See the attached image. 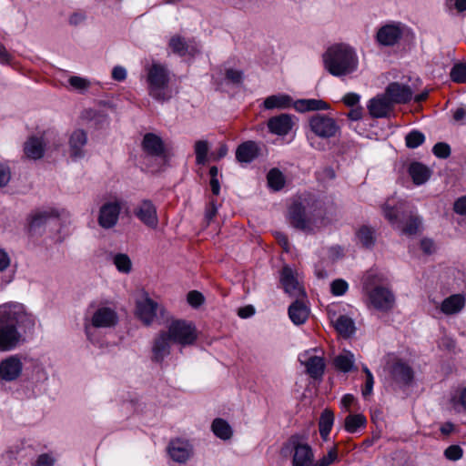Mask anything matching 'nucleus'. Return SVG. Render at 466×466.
Returning <instances> with one entry per match:
<instances>
[{
  "mask_svg": "<svg viewBox=\"0 0 466 466\" xmlns=\"http://www.w3.org/2000/svg\"><path fill=\"white\" fill-rule=\"evenodd\" d=\"M382 212L390 225L405 235L417 234L421 225L420 218L408 211L403 203L391 205L388 200L382 206Z\"/></svg>",
  "mask_w": 466,
  "mask_h": 466,
  "instance_id": "3",
  "label": "nucleus"
},
{
  "mask_svg": "<svg viewBox=\"0 0 466 466\" xmlns=\"http://www.w3.org/2000/svg\"><path fill=\"white\" fill-rule=\"evenodd\" d=\"M385 95L392 106L394 104H406L412 98V90L407 85L392 82L386 87Z\"/></svg>",
  "mask_w": 466,
  "mask_h": 466,
  "instance_id": "16",
  "label": "nucleus"
},
{
  "mask_svg": "<svg viewBox=\"0 0 466 466\" xmlns=\"http://www.w3.org/2000/svg\"><path fill=\"white\" fill-rule=\"evenodd\" d=\"M260 154V147L257 142L248 140L239 144L236 149V159L239 163H251Z\"/></svg>",
  "mask_w": 466,
  "mask_h": 466,
  "instance_id": "20",
  "label": "nucleus"
},
{
  "mask_svg": "<svg viewBox=\"0 0 466 466\" xmlns=\"http://www.w3.org/2000/svg\"><path fill=\"white\" fill-rule=\"evenodd\" d=\"M339 460V451L337 445L333 444L327 448V454L322 455V466H330Z\"/></svg>",
  "mask_w": 466,
  "mask_h": 466,
  "instance_id": "49",
  "label": "nucleus"
},
{
  "mask_svg": "<svg viewBox=\"0 0 466 466\" xmlns=\"http://www.w3.org/2000/svg\"><path fill=\"white\" fill-rule=\"evenodd\" d=\"M393 106L386 95L377 96L371 98L368 104L370 115L374 118L388 116Z\"/></svg>",
  "mask_w": 466,
  "mask_h": 466,
  "instance_id": "22",
  "label": "nucleus"
},
{
  "mask_svg": "<svg viewBox=\"0 0 466 466\" xmlns=\"http://www.w3.org/2000/svg\"><path fill=\"white\" fill-rule=\"evenodd\" d=\"M432 153L439 158L446 159L451 156V149L449 144L445 142H438L433 146Z\"/></svg>",
  "mask_w": 466,
  "mask_h": 466,
  "instance_id": "50",
  "label": "nucleus"
},
{
  "mask_svg": "<svg viewBox=\"0 0 466 466\" xmlns=\"http://www.w3.org/2000/svg\"><path fill=\"white\" fill-rule=\"evenodd\" d=\"M465 305L463 296L460 294L451 295L446 298L441 306V310L446 315L459 313Z\"/></svg>",
  "mask_w": 466,
  "mask_h": 466,
  "instance_id": "31",
  "label": "nucleus"
},
{
  "mask_svg": "<svg viewBox=\"0 0 466 466\" xmlns=\"http://www.w3.org/2000/svg\"><path fill=\"white\" fill-rule=\"evenodd\" d=\"M462 454V449L458 445H451L444 451L445 457L451 461L460 460Z\"/></svg>",
  "mask_w": 466,
  "mask_h": 466,
  "instance_id": "54",
  "label": "nucleus"
},
{
  "mask_svg": "<svg viewBox=\"0 0 466 466\" xmlns=\"http://www.w3.org/2000/svg\"><path fill=\"white\" fill-rule=\"evenodd\" d=\"M87 143V134L83 129L75 130L69 138L70 157L74 159L85 157L84 147Z\"/></svg>",
  "mask_w": 466,
  "mask_h": 466,
  "instance_id": "26",
  "label": "nucleus"
},
{
  "mask_svg": "<svg viewBox=\"0 0 466 466\" xmlns=\"http://www.w3.org/2000/svg\"><path fill=\"white\" fill-rule=\"evenodd\" d=\"M329 319L335 330L344 339H350L356 333L354 320L347 315H339L331 313L328 309Z\"/></svg>",
  "mask_w": 466,
  "mask_h": 466,
  "instance_id": "15",
  "label": "nucleus"
},
{
  "mask_svg": "<svg viewBox=\"0 0 466 466\" xmlns=\"http://www.w3.org/2000/svg\"><path fill=\"white\" fill-rule=\"evenodd\" d=\"M334 421V415L331 410H322V441H327Z\"/></svg>",
  "mask_w": 466,
  "mask_h": 466,
  "instance_id": "45",
  "label": "nucleus"
},
{
  "mask_svg": "<svg viewBox=\"0 0 466 466\" xmlns=\"http://www.w3.org/2000/svg\"><path fill=\"white\" fill-rule=\"evenodd\" d=\"M196 154V163L198 165H205L208 161V153L209 150V145L207 140H198L194 146Z\"/></svg>",
  "mask_w": 466,
  "mask_h": 466,
  "instance_id": "41",
  "label": "nucleus"
},
{
  "mask_svg": "<svg viewBox=\"0 0 466 466\" xmlns=\"http://www.w3.org/2000/svg\"><path fill=\"white\" fill-rule=\"evenodd\" d=\"M59 212L53 208L35 209L27 218V231L32 237H40L46 232L47 223L51 219H56Z\"/></svg>",
  "mask_w": 466,
  "mask_h": 466,
  "instance_id": "7",
  "label": "nucleus"
},
{
  "mask_svg": "<svg viewBox=\"0 0 466 466\" xmlns=\"http://www.w3.org/2000/svg\"><path fill=\"white\" fill-rule=\"evenodd\" d=\"M292 105L293 102L291 96L286 94L269 96L263 102L264 107L268 110L274 108L286 109L290 107Z\"/></svg>",
  "mask_w": 466,
  "mask_h": 466,
  "instance_id": "33",
  "label": "nucleus"
},
{
  "mask_svg": "<svg viewBox=\"0 0 466 466\" xmlns=\"http://www.w3.org/2000/svg\"><path fill=\"white\" fill-rule=\"evenodd\" d=\"M168 46L172 52L179 56H193L198 52L197 46L190 45L184 37L178 35L170 38Z\"/></svg>",
  "mask_w": 466,
  "mask_h": 466,
  "instance_id": "27",
  "label": "nucleus"
},
{
  "mask_svg": "<svg viewBox=\"0 0 466 466\" xmlns=\"http://www.w3.org/2000/svg\"><path fill=\"white\" fill-rule=\"evenodd\" d=\"M354 362V355L350 351L337 356L333 360L335 368L344 373L350 372L353 370Z\"/></svg>",
  "mask_w": 466,
  "mask_h": 466,
  "instance_id": "37",
  "label": "nucleus"
},
{
  "mask_svg": "<svg viewBox=\"0 0 466 466\" xmlns=\"http://www.w3.org/2000/svg\"><path fill=\"white\" fill-rule=\"evenodd\" d=\"M255 308L252 305H248L242 308H239L238 310V315L241 319H247L255 314Z\"/></svg>",
  "mask_w": 466,
  "mask_h": 466,
  "instance_id": "64",
  "label": "nucleus"
},
{
  "mask_svg": "<svg viewBox=\"0 0 466 466\" xmlns=\"http://www.w3.org/2000/svg\"><path fill=\"white\" fill-rule=\"evenodd\" d=\"M112 78L121 82L127 78V70L121 66H116L112 70Z\"/></svg>",
  "mask_w": 466,
  "mask_h": 466,
  "instance_id": "61",
  "label": "nucleus"
},
{
  "mask_svg": "<svg viewBox=\"0 0 466 466\" xmlns=\"http://www.w3.org/2000/svg\"><path fill=\"white\" fill-rule=\"evenodd\" d=\"M292 106L299 113L319 111L320 99H298L293 102Z\"/></svg>",
  "mask_w": 466,
  "mask_h": 466,
  "instance_id": "39",
  "label": "nucleus"
},
{
  "mask_svg": "<svg viewBox=\"0 0 466 466\" xmlns=\"http://www.w3.org/2000/svg\"><path fill=\"white\" fill-rule=\"evenodd\" d=\"M117 322L118 317L114 309L108 307H101L94 312L90 324L86 321L85 322L86 336L90 342L96 343L94 328H112L115 327Z\"/></svg>",
  "mask_w": 466,
  "mask_h": 466,
  "instance_id": "5",
  "label": "nucleus"
},
{
  "mask_svg": "<svg viewBox=\"0 0 466 466\" xmlns=\"http://www.w3.org/2000/svg\"><path fill=\"white\" fill-rule=\"evenodd\" d=\"M324 66L330 75L342 77L357 71L359 58L355 50L349 45L335 44L325 53Z\"/></svg>",
  "mask_w": 466,
  "mask_h": 466,
  "instance_id": "2",
  "label": "nucleus"
},
{
  "mask_svg": "<svg viewBox=\"0 0 466 466\" xmlns=\"http://www.w3.org/2000/svg\"><path fill=\"white\" fill-rule=\"evenodd\" d=\"M55 462L56 460L53 456L48 453H42L37 457L35 466H54Z\"/></svg>",
  "mask_w": 466,
  "mask_h": 466,
  "instance_id": "58",
  "label": "nucleus"
},
{
  "mask_svg": "<svg viewBox=\"0 0 466 466\" xmlns=\"http://www.w3.org/2000/svg\"><path fill=\"white\" fill-rule=\"evenodd\" d=\"M451 79L455 83H466V64H456L450 73Z\"/></svg>",
  "mask_w": 466,
  "mask_h": 466,
  "instance_id": "48",
  "label": "nucleus"
},
{
  "mask_svg": "<svg viewBox=\"0 0 466 466\" xmlns=\"http://www.w3.org/2000/svg\"><path fill=\"white\" fill-rule=\"evenodd\" d=\"M360 98V95H358L357 93L350 92V93H347L343 96L342 100L346 106L353 107L359 104Z\"/></svg>",
  "mask_w": 466,
  "mask_h": 466,
  "instance_id": "60",
  "label": "nucleus"
},
{
  "mask_svg": "<svg viewBox=\"0 0 466 466\" xmlns=\"http://www.w3.org/2000/svg\"><path fill=\"white\" fill-rule=\"evenodd\" d=\"M82 116L85 119L94 121L96 125H103L107 122V115L104 111L96 109H86Z\"/></svg>",
  "mask_w": 466,
  "mask_h": 466,
  "instance_id": "44",
  "label": "nucleus"
},
{
  "mask_svg": "<svg viewBox=\"0 0 466 466\" xmlns=\"http://www.w3.org/2000/svg\"><path fill=\"white\" fill-rule=\"evenodd\" d=\"M169 72L165 65L153 63L147 69V82L149 96L158 101L166 102L170 99L168 92Z\"/></svg>",
  "mask_w": 466,
  "mask_h": 466,
  "instance_id": "4",
  "label": "nucleus"
},
{
  "mask_svg": "<svg viewBox=\"0 0 466 466\" xmlns=\"http://www.w3.org/2000/svg\"><path fill=\"white\" fill-rule=\"evenodd\" d=\"M356 237L365 248L370 249L375 246V230L370 227L365 225L360 227L356 232Z\"/></svg>",
  "mask_w": 466,
  "mask_h": 466,
  "instance_id": "34",
  "label": "nucleus"
},
{
  "mask_svg": "<svg viewBox=\"0 0 466 466\" xmlns=\"http://www.w3.org/2000/svg\"><path fill=\"white\" fill-rule=\"evenodd\" d=\"M316 349L305 350L299 355V361L305 367L306 373L313 380L320 379V357L317 356Z\"/></svg>",
  "mask_w": 466,
  "mask_h": 466,
  "instance_id": "18",
  "label": "nucleus"
},
{
  "mask_svg": "<svg viewBox=\"0 0 466 466\" xmlns=\"http://www.w3.org/2000/svg\"><path fill=\"white\" fill-rule=\"evenodd\" d=\"M211 429L213 433L221 440H228L232 436L230 425L223 419H215L212 422Z\"/></svg>",
  "mask_w": 466,
  "mask_h": 466,
  "instance_id": "36",
  "label": "nucleus"
},
{
  "mask_svg": "<svg viewBox=\"0 0 466 466\" xmlns=\"http://www.w3.org/2000/svg\"><path fill=\"white\" fill-rule=\"evenodd\" d=\"M11 177V168L8 164L0 162V188H4L8 185Z\"/></svg>",
  "mask_w": 466,
  "mask_h": 466,
  "instance_id": "52",
  "label": "nucleus"
},
{
  "mask_svg": "<svg viewBox=\"0 0 466 466\" xmlns=\"http://www.w3.org/2000/svg\"><path fill=\"white\" fill-rule=\"evenodd\" d=\"M267 125L269 132L278 136L287 135L293 127L291 116L289 114L272 116L268 120Z\"/></svg>",
  "mask_w": 466,
  "mask_h": 466,
  "instance_id": "23",
  "label": "nucleus"
},
{
  "mask_svg": "<svg viewBox=\"0 0 466 466\" xmlns=\"http://www.w3.org/2000/svg\"><path fill=\"white\" fill-rule=\"evenodd\" d=\"M187 302L194 308H198L204 302V296L198 290H191L187 294Z\"/></svg>",
  "mask_w": 466,
  "mask_h": 466,
  "instance_id": "56",
  "label": "nucleus"
},
{
  "mask_svg": "<svg viewBox=\"0 0 466 466\" xmlns=\"http://www.w3.org/2000/svg\"><path fill=\"white\" fill-rule=\"evenodd\" d=\"M371 305L378 310L388 312L395 306L396 298L391 289L380 285L375 286L369 291Z\"/></svg>",
  "mask_w": 466,
  "mask_h": 466,
  "instance_id": "9",
  "label": "nucleus"
},
{
  "mask_svg": "<svg viewBox=\"0 0 466 466\" xmlns=\"http://www.w3.org/2000/svg\"><path fill=\"white\" fill-rule=\"evenodd\" d=\"M35 319L18 302L0 305V352L15 350L26 342L35 329Z\"/></svg>",
  "mask_w": 466,
  "mask_h": 466,
  "instance_id": "1",
  "label": "nucleus"
},
{
  "mask_svg": "<svg viewBox=\"0 0 466 466\" xmlns=\"http://www.w3.org/2000/svg\"><path fill=\"white\" fill-rule=\"evenodd\" d=\"M45 147L42 137H31L25 143L24 152L28 158L37 160L44 157Z\"/></svg>",
  "mask_w": 466,
  "mask_h": 466,
  "instance_id": "28",
  "label": "nucleus"
},
{
  "mask_svg": "<svg viewBox=\"0 0 466 466\" xmlns=\"http://www.w3.org/2000/svg\"><path fill=\"white\" fill-rule=\"evenodd\" d=\"M134 215L148 228L156 229L158 226L157 207L150 199H142L135 207Z\"/></svg>",
  "mask_w": 466,
  "mask_h": 466,
  "instance_id": "10",
  "label": "nucleus"
},
{
  "mask_svg": "<svg viewBox=\"0 0 466 466\" xmlns=\"http://www.w3.org/2000/svg\"><path fill=\"white\" fill-rule=\"evenodd\" d=\"M23 363L18 355L9 356L0 361V379L6 382L16 380L22 374Z\"/></svg>",
  "mask_w": 466,
  "mask_h": 466,
  "instance_id": "14",
  "label": "nucleus"
},
{
  "mask_svg": "<svg viewBox=\"0 0 466 466\" xmlns=\"http://www.w3.org/2000/svg\"><path fill=\"white\" fill-rule=\"evenodd\" d=\"M348 289V282L342 279H337L330 283V292L333 296H342Z\"/></svg>",
  "mask_w": 466,
  "mask_h": 466,
  "instance_id": "51",
  "label": "nucleus"
},
{
  "mask_svg": "<svg viewBox=\"0 0 466 466\" xmlns=\"http://www.w3.org/2000/svg\"><path fill=\"white\" fill-rule=\"evenodd\" d=\"M390 376L400 386H409L413 380L414 372L408 363L398 360L391 366Z\"/></svg>",
  "mask_w": 466,
  "mask_h": 466,
  "instance_id": "19",
  "label": "nucleus"
},
{
  "mask_svg": "<svg viewBox=\"0 0 466 466\" xmlns=\"http://www.w3.org/2000/svg\"><path fill=\"white\" fill-rule=\"evenodd\" d=\"M68 82L73 88L78 91H85L90 86V82L87 79L76 76H70Z\"/></svg>",
  "mask_w": 466,
  "mask_h": 466,
  "instance_id": "53",
  "label": "nucleus"
},
{
  "mask_svg": "<svg viewBox=\"0 0 466 466\" xmlns=\"http://www.w3.org/2000/svg\"><path fill=\"white\" fill-rule=\"evenodd\" d=\"M143 151L152 157H164L166 147L163 139L155 133H147L141 143Z\"/></svg>",
  "mask_w": 466,
  "mask_h": 466,
  "instance_id": "17",
  "label": "nucleus"
},
{
  "mask_svg": "<svg viewBox=\"0 0 466 466\" xmlns=\"http://www.w3.org/2000/svg\"><path fill=\"white\" fill-rule=\"evenodd\" d=\"M268 186L274 191H279L285 186V177L279 168H271L267 175Z\"/></svg>",
  "mask_w": 466,
  "mask_h": 466,
  "instance_id": "38",
  "label": "nucleus"
},
{
  "mask_svg": "<svg viewBox=\"0 0 466 466\" xmlns=\"http://www.w3.org/2000/svg\"><path fill=\"white\" fill-rule=\"evenodd\" d=\"M374 385V378L372 376L366 377L365 385L361 390L364 399H367L371 393Z\"/></svg>",
  "mask_w": 466,
  "mask_h": 466,
  "instance_id": "62",
  "label": "nucleus"
},
{
  "mask_svg": "<svg viewBox=\"0 0 466 466\" xmlns=\"http://www.w3.org/2000/svg\"><path fill=\"white\" fill-rule=\"evenodd\" d=\"M218 212V205L215 200H211L209 202L208 207L206 209L205 213V218L208 222V224L210 223V221L216 217Z\"/></svg>",
  "mask_w": 466,
  "mask_h": 466,
  "instance_id": "59",
  "label": "nucleus"
},
{
  "mask_svg": "<svg viewBox=\"0 0 466 466\" xmlns=\"http://www.w3.org/2000/svg\"><path fill=\"white\" fill-rule=\"evenodd\" d=\"M113 262L119 272L129 273L131 271L132 262L127 254H116L114 256Z\"/></svg>",
  "mask_w": 466,
  "mask_h": 466,
  "instance_id": "42",
  "label": "nucleus"
},
{
  "mask_svg": "<svg viewBox=\"0 0 466 466\" xmlns=\"http://www.w3.org/2000/svg\"><path fill=\"white\" fill-rule=\"evenodd\" d=\"M322 211V225L336 221L339 218V208L333 203V201H330V203L327 204L324 210Z\"/></svg>",
  "mask_w": 466,
  "mask_h": 466,
  "instance_id": "46",
  "label": "nucleus"
},
{
  "mask_svg": "<svg viewBox=\"0 0 466 466\" xmlns=\"http://www.w3.org/2000/svg\"><path fill=\"white\" fill-rule=\"evenodd\" d=\"M454 211L460 215H466V196L461 197L455 201Z\"/></svg>",
  "mask_w": 466,
  "mask_h": 466,
  "instance_id": "63",
  "label": "nucleus"
},
{
  "mask_svg": "<svg viewBox=\"0 0 466 466\" xmlns=\"http://www.w3.org/2000/svg\"><path fill=\"white\" fill-rule=\"evenodd\" d=\"M402 31H377V41L385 46L395 45L401 38Z\"/></svg>",
  "mask_w": 466,
  "mask_h": 466,
  "instance_id": "40",
  "label": "nucleus"
},
{
  "mask_svg": "<svg viewBox=\"0 0 466 466\" xmlns=\"http://www.w3.org/2000/svg\"><path fill=\"white\" fill-rule=\"evenodd\" d=\"M168 453L173 461L185 463L192 455V447L187 441H173L168 446Z\"/></svg>",
  "mask_w": 466,
  "mask_h": 466,
  "instance_id": "25",
  "label": "nucleus"
},
{
  "mask_svg": "<svg viewBox=\"0 0 466 466\" xmlns=\"http://www.w3.org/2000/svg\"><path fill=\"white\" fill-rule=\"evenodd\" d=\"M280 282L284 291L289 294L290 298L295 299H305L306 292L301 287L291 268L284 266L280 272Z\"/></svg>",
  "mask_w": 466,
  "mask_h": 466,
  "instance_id": "12",
  "label": "nucleus"
},
{
  "mask_svg": "<svg viewBox=\"0 0 466 466\" xmlns=\"http://www.w3.org/2000/svg\"><path fill=\"white\" fill-rule=\"evenodd\" d=\"M171 337L167 331H162L155 339L152 352L153 360L156 362H162L166 357L170 354Z\"/></svg>",
  "mask_w": 466,
  "mask_h": 466,
  "instance_id": "21",
  "label": "nucleus"
},
{
  "mask_svg": "<svg viewBox=\"0 0 466 466\" xmlns=\"http://www.w3.org/2000/svg\"><path fill=\"white\" fill-rule=\"evenodd\" d=\"M289 219L291 226L305 233H311V220L308 217L305 206L300 201H294L289 208Z\"/></svg>",
  "mask_w": 466,
  "mask_h": 466,
  "instance_id": "11",
  "label": "nucleus"
},
{
  "mask_svg": "<svg viewBox=\"0 0 466 466\" xmlns=\"http://www.w3.org/2000/svg\"><path fill=\"white\" fill-rule=\"evenodd\" d=\"M339 131V127L334 119L322 116V137H334Z\"/></svg>",
  "mask_w": 466,
  "mask_h": 466,
  "instance_id": "47",
  "label": "nucleus"
},
{
  "mask_svg": "<svg viewBox=\"0 0 466 466\" xmlns=\"http://www.w3.org/2000/svg\"><path fill=\"white\" fill-rule=\"evenodd\" d=\"M367 424V420L364 415L350 414L345 418L344 427L345 430L350 433H355L360 429L364 428Z\"/></svg>",
  "mask_w": 466,
  "mask_h": 466,
  "instance_id": "35",
  "label": "nucleus"
},
{
  "mask_svg": "<svg viewBox=\"0 0 466 466\" xmlns=\"http://www.w3.org/2000/svg\"><path fill=\"white\" fill-rule=\"evenodd\" d=\"M409 174L416 185H422L431 177V171L420 162H412L409 167Z\"/></svg>",
  "mask_w": 466,
  "mask_h": 466,
  "instance_id": "32",
  "label": "nucleus"
},
{
  "mask_svg": "<svg viewBox=\"0 0 466 466\" xmlns=\"http://www.w3.org/2000/svg\"><path fill=\"white\" fill-rule=\"evenodd\" d=\"M445 3L450 10L454 8L458 13L466 11V0H445Z\"/></svg>",
  "mask_w": 466,
  "mask_h": 466,
  "instance_id": "57",
  "label": "nucleus"
},
{
  "mask_svg": "<svg viewBox=\"0 0 466 466\" xmlns=\"http://www.w3.org/2000/svg\"><path fill=\"white\" fill-rule=\"evenodd\" d=\"M225 76L232 84L239 85L243 81V72L241 70L228 68L226 70Z\"/></svg>",
  "mask_w": 466,
  "mask_h": 466,
  "instance_id": "55",
  "label": "nucleus"
},
{
  "mask_svg": "<svg viewBox=\"0 0 466 466\" xmlns=\"http://www.w3.org/2000/svg\"><path fill=\"white\" fill-rule=\"evenodd\" d=\"M167 332L172 342L182 346L192 345L198 338L195 326L184 319L171 321Z\"/></svg>",
  "mask_w": 466,
  "mask_h": 466,
  "instance_id": "6",
  "label": "nucleus"
},
{
  "mask_svg": "<svg viewBox=\"0 0 466 466\" xmlns=\"http://www.w3.org/2000/svg\"><path fill=\"white\" fill-rule=\"evenodd\" d=\"M121 205L118 201L104 203L99 209L98 224L103 228H112L118 221Z\"/></svg>",
  "mask_w": 466,
  "mask_h": 466,
  "instance_id": "13",
  "label": "nucleus"
},
{
  "mask_svg": "<svg viewBox=\"0 0 466 466\" xmlns=\"http://www.w3.org/2000/svg\"><path fill=\"white\" fill-rule=\"evenodd\" d=\"M303 299H295L289 307V317L295 325L303 324L309 316V309L304 304Z\"/></svg>",
  "mask_w": 466,
  "mask_h": 466,
  "instance_id": "29",
  "label": "nucleus"
},
{
  "mask_svg": "<svg viewBox=\"0 0 466 466\" xmlns=\"http://www.w3.org/2000/svg\"><path fill=\"white\" fill-rule=\"evenodd\" d=\"M306 135L310 146L319 149L320 147V116L319 114L309 119V130Z\"/></svg>",
  "mask_w": 466,
  "mask_h": 466,
  "instance_id": "30",
  "label": "nucleus"
},
{
  "mask_svg": "<svg viewBox=\"0 0 466 466\" xmlns=\"http://www.w3.org/2000/svg\"><path fill=\"white\" fill-rule=\"evenodd\" d=\"M425 141V136L422 132L413 129L405 137L406 147L409 148H417Z\"/></svg>",
  "mask_w": 466,
  "mask_h": 466,
  "instance_id": "43",
  "label": "nucleus"
},
{
  "mask_svg": "<svg viewBox=\"0 0 466 466\" xmlns=\"http://www.w3.org/2000/svg\"><path fill=\"white\" fill-rule=\"evenodd\" d=\"M158 304L150 298L147 297L145 299L137 302V315L146 325H150L155 317Z\"/></svg>",
  "mask_w": 466,
  "mask_h": 466,
  "instance_id": "24",
  "label": "nucleus"
},
{
  "mask_svg": "<svg viewBox=\"0 0 466 466\" xmlns=\"http://www.w3.org/2000/svg\"><path fill=\"white\" fill-rule=\"evenodd\" d=\"M294 452L293 466H310L313 461L311 447L307 443H301L299 437L292 436L282 449V453Z\"/></svg>",
  "mask_w": 466,
  "mask_h": 466,
  "instance_id": "8",
  "label": "nucleus"
}]
</instances>
